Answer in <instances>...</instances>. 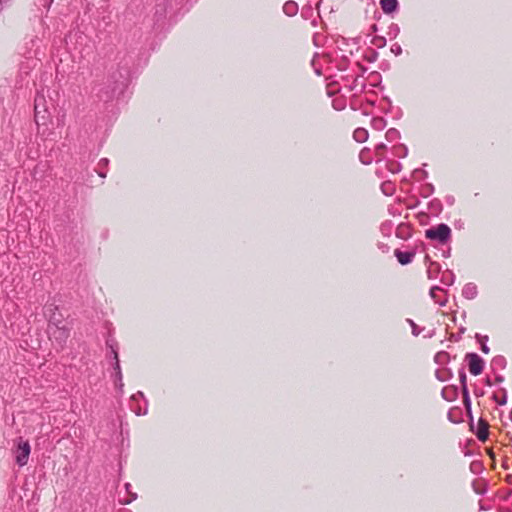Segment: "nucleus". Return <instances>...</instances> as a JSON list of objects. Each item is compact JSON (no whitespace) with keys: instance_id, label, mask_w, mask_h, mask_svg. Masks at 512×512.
<instances>
[{"instance_id":"nucleus-1","label":"nucleus","mask_w":512,"mask_h":512,"mask_svg":"<svg viewBox=\"0 0 512 512\" xmlns=\"http://www.w3.org/2000/svg\"><path fill=\"white\" fill-rule=\"evenodd\" d=\"M428 239L436 240L439 243H446L451 237V229L447 224L441 223L435 227H431L425 231Z\"/></svg>"},{"instance_id":"nucleus-2","label":"nucleus","mask_w":512,"mask_h":512,"mask_svg":"<svg viewBox=\"0 0 512 512\" xmlns=\"http://www.w3.org/2000/svg\"><path fill=\"white\" fill-rule=\"evenodd\" d=\"M46 100L43 95H37L35 98L34 110H35V122L37 125H45L49 113L46 108Z\"/></svg>"},{"instance_id":"nucleus-3","label":"nucleus","mask_w":512,"mask_h":512,"mask_svg":"<svg viewBox=\"0 0 512 512\" xmlns=\"http://www.w3.org/2000/svg\"><path fill=\"white\" fill-rule=\"evenodd\" d=\"M107 345L110 348H112V353L114 354V362L112 363V366L115 371V374H114L115 386L117 389L120 390V392H122L124 384L122 382V371H121V367H120L118 351L116 349V346H115V343L113 340H108Z\"/></svg>"},{"instance_id":"nucleus-4","label":"nucleus","mask_w":512,"mask_h":512,"mask_svg":"<svg viewBox=\"0 0 512 512\" xmlns=\"http://www.w3.org/2000/svg\"><path fill=\"white\" fill-rule=\"evenodd\" d=\"M31 447L28 441L19 438L17 440V448L15 450V460L19 466H24L28 462Z\"/></svg>"},{"instance_id":"nucleus-5","label":"nucleus","mask_w":512,"mask_h":512,"mask_svg":"<svg viewBox=\"0 0 512 512\" xmlns=\"http://www.w3.org/2000/svg\"><path fill=\"white\" fill-rule=\"evenodd\" d=\"M465 358L468 361L469 371L472 375L477 376L482 373L484 361L478 354L467 353Z\"/></svg>"},{"instance_id":"nucleus-6","label":"nucleus","mask_w":512,"mask_h":512,"mask_svg":"<svg viewBox=\"0 0 512 512\" xmlns=\"http://www.w3.org/2000/svg\"><path fill=\"white\" fill-rule=\"evenodd\" d=\"M50 334L52 339L57 342V344L60 347H63V345L66 343L67 339L69 338V330L65 327H50Z\"/></svg>"},{"instance_id":"nucleus-7","label":"nucleus","mask_w":512,"mask_h":512,"mask_svg":"<svg viewBox=\"0 0 512 512\" xmlns=\"http://www.w3.org/2000/svg\"><path fill=\"white\" fill-rule=\"evenodd\" d=\"M478 295V288L474 283H467L462 289V296L468 300H473Z\"/></svg>"},{"instance_id":"nucleus-8","label":"nucleus","mask_w":512,"mask_h":512,"mask_svg":"<svg viewBox=\"0 0 512 512\" xmlns=\"http://www.w3.org/2000/svg\"><path fill=\"white\" fill-rule=\"evenodd\" d=\"M395 256L401 265H407L410 262H412V260L415 256V253L408 252V251L403 252L400 250H395Z\"/></svg>"},{"instance_id":"nucleus-9","label":"nucleus","mask_w":512,"mask_h":512,"mask_svg":"<svg viewBox=\"0 0 512 512\" xmlns=\"http://www.w3.org/2000/svg\"><path fill=\"white\" fill-rule=\"evenodd\" d=\"M381 9L385 14H391L398 8V0H380Z\"/></svg>"},{"instance_id":"nucleus-10","label":"nucleus","mask_w":512,"mask_h":512,"mask_svg":"<svg viewBox=\"0 0 512 512\" xmlns=\"http://www.w3.org/2000/svg\"><path fill=\"white\" fill-rule=\"evenodd\" d=\"M442 292V289L438 286H433L430 289V296L435 301V303L439 304L440 306H445L447 303V299L443 298L440 299L438 293Z\"/></svg>"},{"instance_id":"nucleus-11","label":"nucleus","mask_w":512,"mask_h":512,"mask_svg":"<svg viewBox=\"0 0 512 512\" xmlns=\"http://www.w3.org/2000/svg\"><path fill=\"white\" fill-rule=\"evenodd\" d=\"M283 12L287 15V16H294L297 14L298 12V5L296 2L294 1H287L284 5H283Z\"/></svg>"},{"instance_id":"nucleus-12","label":"nucleus","mask_w":512,"mask_h":512,"mask_svg":"<svg viewBox=\"0 0 512 512\" xmlns=\"http://www.w3.org/2000/svg\"><path fill=\"white\" fill-rule=\"evenodd\" d=\"M491 366L493 370H502L506 367V359L503 356L498 355L493 358Z\"/></svg>"},{"instance_id":"nucleus-13","label":"nucleus","mask_w":512,"mask_h":512,"mask_svg":"<svg viewBox=\"0 0 512 512\" xmlns=\"http://www.w3.org/2000/svg\"><path fill=\"white\" fill-rule=\"evenodd\" d=\"M354 139L359 142H365L368 138V131L364 128H357L353 133Z\"/></svg>"},{"instance_id":"nucleus-14","label":"nucleus","mask_w":512,"mask_h":512,"mask_svg":"<svg viewBox=\"0 0 512 512\" xmlns=\"http://www.w3.org/2000/svg\"><path fill=\"white\" fill-rule=\"evenodd\" d=\"M480 424H482V428L478 429L476 435L480 441H485L488 437V424L482 419H480Z\"/></svg>"},{"instance_id":"nucleus-15","label":"nucleus","mask_w":512,"mask_h":512,"mask_svg":"<svg viewBox=\"0 0 512 512\" xmlns=\"http://www.w3.org/2000/svg\"><path fill=\"white\" fill-rule=\"evenodd\" d=\"M503 390V396L502 398L498 399L496 395L493 396L494 400L499 404V405H505L506 402H507V392L505 389H502Z\"/></svg>"},{"instance_id":"nucleus-16","label":"nucleus","mask_w":512,"mask_h":512,"mask_svg":"<svg viewBox=\"0 0 512 512\" xmlns=\"http://www.w3.org/2000/svg\"><path fill=\"white\" fill-rule=\"evenodd\" d=\"M386 137L389 139V140H392V139H395L398 137V131L395 130V129H390L387 131L386 133Z\"/></svg>"},{"instance_id":"nucleus-17","label":"nucleus","mask_w":512,"mask_h":512,"mask_svg":"<svg viewBox=\"0 0 512 512\" xmlns=\"http://www.w3.org/2000/svg\"><path fill=\"white\" fill-rule=\"evenodd\" d=\"M459 378H460V382H461L462 387L467 386V384H466L467 376H466V373H465V371L463 369H461L459 371Z\"/></svg>"},{"instance_id":"nucleus-18","label":"nucleus","mask_w":512,"mask_h":512,"mask_svg":"<svg viewBox=\"0 0 512 512\" xmlns=\"http://www.w3.org/2000/svg\"><path fill=\"white\" fill-rule=\"evenodd\" d=\"M120 88V85L115 83V85L111 88V91L110 92H107L106 94V98L107 99H110L113 97V95L115 94L116 90H118Z\"/></svg>"},{"instance_id":"nucleus-19","label":"nucleus","mask_w":512,"mask_h":512,"mask_svg":"<svg viewBox=\"0 0 512 512\" xmlns=\"http://www.w3.org/2000/svg\"><path fill=\"white\" fill-rule=\"evenodd\" d=\"M408 322L412 327V334L414 336H418L420 334V330L418 329L417 325L410 319L408 320Z\"/></svg>"},{"instance_id":"nucleus-20","label":"nucleus","mask_w":512,"mask_h":512,"mask_svg":"<svg viewBox=\"0 0 512 512\" xmlns=\"http://www.w3.org/2000/svg\"><path fill=\"white\" fill-rule=\"evenodd\" d=\"M373 125L379 129L384 127V120L383 118H377L373 120Z\"/></svg>"},{"instance_id":"nucleus-21","label":"nucleus","mask_w":512,"mask_h":512,"mask_svg":"<svg viewBox=\"0 0 512 512\" xmlns=\"http://www.w3.org/2000/svg\"><path fill=\"white\" fill-rule=\"evenodd\" d=\"M391 51L395 54V55H400L402 53V48L400 45L398 44H394L392 47H391Z\"/></svg>"},{"instance_id":"nucleus-22","label":"nucleus","mask_w":512,"mask_h":512,"mask_svg":"<svg viewBox=\"0 0 512 512\" xmlns=\"http://www.w3.org/2000/svg\"><path fill=\"white\" fill-rule=\"evenodd\" d=\"M476 339L478 340V342L482 345V343L484 342L486 344V342L488 341V336L487 335H480V334H476Z\"/></svg>"},{"instance_id":"nucleus-23","label":"nucleus","mask_w":512,"mask_h":512,"mask_svg":"<svg viewBox=\"0 0 512 512\" xmlns=\"http://www.w3.org/2000/svg\"><path fill=\"white\" fill-rule=\"evenodd\" d=\"M441 394H442V397H443L445 400H448V401L452 400V396H449V393H448V389H447V388H444V389L442 390V393H441Z\"/></svg>"},{"instance_id":"nucleus-24","label":"nucleus","mask_w":512,"mask_h":512,"mask_svg":"<svg viewBox=\"0 0 512 512\" xmlns=\"http://www.w3.org/2000/svg\"><path fill=\"white\" fill-rule=\"evenodd\" d=\"M463 400L470 398L467 386L462 387Z\"/></svg>"},{"instance_id":"nucleus-25","label":"nucleus","mask_w":512,"mask_h":512,"mask_svg":"<svg viewBox=\"0 0 512 512\" xmlns=\"http://www.w3.org/2000/svg\"><path fill=\"white\" fill-rule=\"evenodd\" d=\"M464 405H465V408L467 411H470V408H471V400L470 398H467V399H464Z\"/></svg>"},{"instance_id":"nucleus-26","label":"nucleus","mask_w":512,"mask_h":512,"mask_svg":"<svg viewBox=\"0 0 512 512\" xmlns=\"http://www.w3.org/2000/svg\"><path fill=\"white\" fill-rule=\"evenodd\" d=\"M481 351H482L483 353H485V354H488V353H489V351H490L489 347H488V346H487V344H485L484 342H483V343H482V345H481Z\"/></svg>"},{"instance_id":"nucleus-27","label":"nucleus","mask_w":512,"mask_h":512,"mask_svg":"<svg viewBox=\"0 0 512 512\" xmlns=\"http://www.w3.org/2000/svg\"><path fill=\"white\" fill-rule=\"evenodd\" d=\"M138 397H142V398H144V394H143V392L138 391L136 394H134V395L132 396V399H133V400H137V398H138Z\"/></svg>"},{"instance_id":"nucleus-28","label":"nucleus","mask_w":512,"mask_h":512,"mask_svg":"<svg viewBox=\"0 0 512 512\" xmlns=\"http://www.w3.org/2000/svg\"><path fill=\"white\" fill-rule=\"evenodd\" d=\"M136 414L137 415H146L147 414V408H145L144 410L143 409H138L136 411Z\"/></svg>"},{"instance_id":"nucleus-29","label":"nucleus","mask_w":512,"mask_h":512,"mask_svg":"<svg viewBox=\"0 0 512 512\" xmlns=\"http://www.w3.org/2000/svg\"><path fill=\"white\" fill-rule=\"evenodd\" d=\"M136 414L137 415H146L147 414V408H145L144 410L143 409H138L136 411Z\"/></svg>"},{"instance_id":"nucleus-30","label":"nucleus","mask_w":512,"mask_h":512,"mask_svg":"<svg viewBox=\"0 0 512 512\" xmlns=\"http://www.w3.org/2000/svg\"><path fill=\"white\" fill-rule=\"evenodd\" d=\"M495 380L497 383H501L504 381V377L502 375H496Z\"/></svg>"},{"instance_id":"nucleus-31","label":"nucleus","mask_w":512,"mask_h":512,"mask_svg":"<svg viewBox=\"0 0 512 512\" xmlns=\"http://www.w3.org/2000/svg\"><path fill=\"white\" fill-rule=\"evenodd\" d=\"M136 498H137V495H136V494H132V499H130V500H126V501L124 502V504H129L132 500H135Z\"/></svg>"},{"instance_id":"nucleus-32","label":"nucleus","mask_w":512,"mask_h":512,"mask_svg":"<svg viewBox=\"0 0 512 512\" xmlns=\"http://www.w3.org/2000/svg\"><path fill=\"white\" fill-rule=\"evenodd\" d=\"M385 148H386L385 144L381 143V144L377 145L376 150L378 151L380 149H385Z\"/></svg>"},{"instance_id":"nucleus-33","label":"nucleus","mask_w":512,"mask_h":512,"mask_svg":"<svg viewBox=\"0 0 512 512\" xmlns=\"http://www.w3.org/2000/svg\"><path fill=\"white\" fill-rule=\"evenodd\" d=\"M108 162H109V160H108L107 158H102V159L100 160V163H101V164H104V165H107V164H108Z\"/></svg>"},{"instance_id":"nucleus-34","label":"nucleus","mask_w":512,"mask_h":512,"mask_svg":"<svg viewBox=\"0 0 512 512\" xmlns=\"http://www.w3.org/2000/svg\"><path fill=\"white\" fill-rule=\"evenodd\" d=\"M436 376L440 381H443L442 375L439 374V372H436Z\"/></svg>"},{"instance_id":"nucleus-35","label":"nucleus","mask_w":512,"mask_h":512,"mask_svg":"<svg viewBox=\"0 0 512 512\" xmlns=\"http://www.w3.org/2000/svg\"><path fill=\"white\" fill-rule=\"evenodd\" d=\"M8 0H0V10L2 9V5L6 3Z\"/></svg>"},{"instance_id":"nucleus-36","label":"nucleus","mask_w":512,"mask_h":512,"mask_svg":"<svg viewBox=\"0 0 512 512\" xmlns=\"http://www.w3.org/2000/svg\"><path fill=\"white\" fill-rule=\"evenodd\" d=\"M130 486H131V485H130L129 483H126V484H125V488H126L127 492H129V493H130V491H129Z\"/></svg>"},{"instance_id":"nucleus-37","label":"nucleus","mask_w":512,"mask_h":512,"mask_svg":"<svg viewBox=\"0 0 512 512\" xmlns=\"http://www.w3.org/2000/svg\"><path fill=\"white\" fill-rule=\"evenodd\" d=\"M99 176L104 178L106 176V174L102 173V172H99Z\"/></svg>"},{"instance_id":"nucleus-38","label":"nucleus","mask_w":512,"mask_h":512,"mask_svg":"<svg viewBox=\"0 0 512 512\" xmlns=\"http://www.w3.org/2000/svg\"><path fill=\"white\" fill-rule=\"evenodd\" d=\"M486 384H487V385H491V382H490V380H489V379H487V380H486Z\"/></svg>"},{"instance_id":"nucleus-39","label":"nucleus","mask_w":512,"mask_h":512,"mask_svg":"<svg viewBox=\"0 0 512 512\" xmlns=\"http://www.w3.org/2000/svg\"><path fill=\"white\" fill-rule=\"evenodd\" d=\"M468 415L470 416V418L472 419V415H471V410L470 411H467Z\"/></svg>"},{"instance_id":"nucleus-40","label":"nucleus","mask_w":512,"mask_h":512,"mask_svg":"<svg viewBox=\"0 0 512 512\" xmlns=\"http://www.w3.org/2000/svg\"><path fill=\"white\" fill-rule=\"evenodd\" d=\"M479 428H482V424H480V422L478 423V429Z\"/></svg>"},{"instance_id":"nucleus-41","label":"nucleus","mask_w":512,"mask_h":512,"mask_svg":"<svg viewBox=\"0 0 512 512\" xmlns=\"http://www.w3.org/2000/svg\"><path fill=\"white\" fill-rule=\"evenodd\" d=\"M111 357H112V359L114 360V354H113L112 352H111Z\"/></svg>"}]
</instances>
